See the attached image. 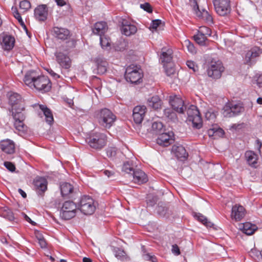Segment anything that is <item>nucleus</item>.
<instances>
[{
	"instance_id": "obj_52",
	"label": "nucleus",
	"mask_w": 262,
	"mask_h": 262,
	"mask_svg": "<svg viewBox=\"0 0 262 262\" xmlns=\"http://www.w3.org/2000/svg\"><path fill=\"white\" fill-rule=\"evenodd\" d=\"M117 149L115 147H109L107 149V156L109 157H115L116 155Z\"/></svg>"
},
{
	"instance_id": "obj_33",
	"label": "nucleus",
	"mask_w": 262,
	"mask_h": 262,
	"mask_svg": "<svg viewBox=\"0 0 262 262\" xmlns=\"http://www.w3.org/2000/svg\"><path fill=\"white\" fill-rule=\"evenodd\" d=\"M113 253L115 257L122 261L128 260L129 259L125 252L119 248L115 247L113 248Z\"/></svg>"
},
{
	"instance_id": "obj_12",
	"label": "nucleus",
	"mask_w": 262,
	"mask_h": 262,
	"mask_svg": "<svg viewBox=\"0 0 262 262\" xmlns=\"http://www.w3.org/2000/svg\"><path fill=\"white\" fill-rule=\"evenodd\" d=\"M169 103L172 108L179 113H184L186 106L184 105V101L178 96L171 97Z\"/></svg>"
},
{
	"instance_id": "obj_27",
	"label": "nucleus",
	"mask_w": 262,
	"mask_h": 262,
	"mask_svg": "<svg viewBox=\"0 0 262 262\" xmlns=\"http://www.w3.org/2000/svg\"><path fill=\"white\" fill-rule=\"evenodd\" d=\"M259 55V50L257 48H253L248 51L246 54L245 61L246 64H251L255 61V58Z\"/></svg>"
},
{
	"instance_id": "obj_60",
	"label": "nucleus",
	"mask_w": 262,
	"mask_h": 262,
	"mask_svg": "<svg viewBox=\"0 0 262 262\" xmlns=\"http://www.w3.org/2000/svg\"><path fill=\"white\" fill-rule=\"evenodd\" d=\"M47 71L54 78L57 79L59 78V75L55 73L52 69H49Z\"/></svg>"
},
{
	"instance_id": "obj_3",
	"label": "nucleus",
	"mask_w": 262,
	"mask_h": 262,
	"mask_svg": "<svg viewBox=\"0 0 262 262\" xmlns=\"http://www.w3.org/2000/svg\"><path fill=\"white\" fill-rule=\"evenodd\" d=\"M143 77L142 70L137 66L131 64L126 69L125 78L132 83H140Z\"/></svg>"
},
{
	"instance_id": "obj_25",
	"label": "nucleus",
	"mask_w": 262,
	"mask_h": 262,
	"mask_svg": "<svg viewBox=\"0 0 262 262\" xmlns=\"http://www.w3.org/2000/svg\"><path fill=\"white\" fill-rule=\"evenodd\" d=\"M53 35L59 39H67L70 36L69 31L65 28L54 27L52 29Z\"/></svg>"
},
{
	"instance_id": "obj_16",
	"label": "nucleus",
	"mask_w": 262,
	"mask_h": 262,
	"mask_svg": "<svg viewBox=\"0 0 262 262\" xmlns=\"http://www.w3.org/2000/svg\"><path fill=\"white\" fill-rule=\"evenodd\" d=\"M245 214L244 207L241 205L235 204L232 208L231 217L236 221H239L245 216Z\"/></svg>"
},
{
	"instance_id": "obj_4",
	"label": "nucleus",
	"mask_w": 262,
	"mask_h": 262,
	"mask_svg": "<svg viewBox=\"0 0 262 262\" xmlns=\"http://www.w3.org/2000/svg\"><path fill=\"white\" fill-rule=\"evenodd\" d=\"M77 211L76 204L73 201H68L63 203L60 210V217L65 220H68L74 217Z\"/></svg>"
},
{
	"instance_id": "obj_1",
	"label": "nucleus",
	"mask_w": 262,
	"mask_h": 262,
	"mask_svg": "<svg viewBox=\"0 0 262 262\" xmlns=\"http://www.w3.org/2000/svg\"><path fill=\"white\" fill-rule=\"evenodd\" d=\"M25 83L31 88H35L42 93L48 92L51 88V83L48 77L38 75L35 71H28L24 78Z\"/></svg>"
},
{
	"instance_id": "obj_37",
	"label": "nucleus",
	"mask_w": 262,
	"mask_h": 262,
	"mask_svg": "<svg viewBox=\"0 0 262 262\" xmlns=\"http://www.w3.org/2000/svg\"><path fill=\"white\" fill-rule=\"evenodd\" d=\"M135 165L132 161H128L125 162L122 166V171L131 176L134 171L135 170Z\"/></svg>"
},
{
	"instance_id": "obj_32",
	"label": "nucleus",
	"mask_w": 262,
	"mask_h": 262,
	"mask_svg": "<svg viewBox=\"0 0 262 262\" xmlns=\"http://www.w3.org/2000/svg\"><path fill=\"white\" fill-rule=\"evenodd\" d=\"M245 156L248 164L252 167H255L258 159L257 156L252 151H246Z\"/></svg>"
},
{
	"instance_id": "obj_46",
	"label": "nucleus",
	"mask_w": 262,
	"mask_h": 262,
	"mask_svg": "<svg viewBox=\"0 0 262 262\" xmlns=\"http://www.w3.org/2000/svg\"><path fill=\"white\" fill-rule=\"evenodd\" d=\"M200 33L204 35L207 38L211 35V30L205 26H201L198 30Z\"/></svg>"
},
{
	"instance_id": "obj_26",
	"label": "nucleus",
	"mask_w": 262,
	"mask_h": 262,
	"mask_svg": "<svg viewBox=\"0 0 262 262\" xmlns=\"http://www.w3.org/2000/svg\"><path fill=\"white\" fill-rule=\"evenodd\" d=\"M34 186L37 193L39 194L43 193L47 188V181L42 177L36 178L34 182Z\"/></svg>"
},
{
	"instance_id": "obj_57",
	"label": "nucleus",
	"mask_w": 262,
	"mask_h": 262,
	"mask_svg": "<svg viewBox=\"0 0 262 262\" xmlns=\"http://www.w3.org/2000/svg\"><path fill=\"white\" fill-rule=\"evenodd\" d=\"M160 24H161L160 20H159V19L154 20L152 21V23L150 26L149 29L150 30H151V29L156 30V29H157V28L160 25Z\"/></svg>"
},
{
	"instance_id": "obj_2",
	"label": "nucleus",
	"mask_w": 262,
	"mask_h": 262,
	"mask_svg": "<svg viewBox=\"0 0 262 262\" xmlns=\"http://www.w3.org/2000/svg\"><path fill=\"white\" fill-rule=\"evenodd\" d=\"M96 118L99 124L105 129L110 128L116 120V116L108 109L104 108L98 111Z\"/></svg>"
},
{
	"instance_id": "obj_29",
	"label": "nucleus",
	"mask_w": 262,
	"mask_h": 262,
	"mask_svg": "<svg viewBox=\"0 0 262 262\" xmlns=\"http://www.w3.org/2000/svg\"><path fill=\"white\" fill-rule=\"evenodd\" d=\"M172 150L178 159H185L188 156L186 149L182 145H173Z\"/></svg>"
},
{
	"instance_id": "obj_22",
	"label": "nucleus",
	"mask_w": 262,
	"mask_h": 262,
	"mask_svg": "<svg viewBox=\"0 0 262 262\" xmlns=\"http://www.w3.org/2000/svg\"><path fill=\"white\" fill-rule=\"evenodd\" d=\"M137 28L134 25L131 24L126 20H123L122 23L121 32L126 36H130L137 32Z\"/></svg>"
},
{
	"instance_id": "obj_45",
	"label": "nucleus",
	"mask_w": 262,
	"mask_h": 262,
	"mask_svg": "<svg viewBox=\"0 0 262 262\" xmlns=\"http://www.w3.org/2000/svg\"><path fill=\"white\" fill-rule=\"evenodd\" d=\"M207 37L204 35H202L198 31V33L194 36V39L195 41L199 45H205V41L207 40Z\"/></svg>"
},
{
	"instance_id": "obj_61",
	"label": "nucleus",
	"mask_w": 262,
	"mask_h": 262,
	"mask_svg": "<svg viewBox=\"0 0 262 262\" xmlns=\"http://www.w3.org/2000/svg\"><path fill=\"white\" fill-rule=\"evenodd\" d=\"M38 243L40 245V247L42 248H45L46 247L47 243L45 239L42 238V239H40L38 241H37Z\"/></svg>"
},
{
	"instance_id": "obj_53",
	"label": "nucleus",
	"mask_w": 262,
	"mask_h": 262,
	"mask_svg": "<svg viewBox=\"0 0 262 262\" xmlns=\"http://www.w3.org/2000/svg\"><path fill=\"white\" fill-rule=\"evenodd\" d=\"M165 71L166 75L168 76H170L175 73V70L172 67H168L167 66H164Z\"/></svg>"
},
{
	"instance_id": "obj_51",
	"label": "nucleus",
	"mask_w": 262,
	"mask_h": 262,
	"mask_svg": "<svg viewBox=\"0 0 262 262\" xmlns=\"http://www.w3.org/2000/svg\"><path fill=\"white\" fill-rule=\"evenodd\" d=\"M158 198L156 196H152L149 195L147 198V204L148 206H153L157 202Z\"/></svg>"
},
{
	"instance_id": "obj_23",
	"label": "nucleus",
	"mask_w": 262,
	"mask_h": 262,
	"mask_svg": "<svg viewBox=\"0 0 262 262\" xmlns=\"http://www.w3.org/2000/svg\"><path fill=\"white\" fill-rule=\"evenodd\" d=\"M1 44L3 49L7 51L12 50L14 46L15 38L9 35H4L1 36Z\"/></svg>"
},
{
	"instance_id": "obj_14",
	"label": "nucleus",
	"mask_w": 262,
	"mask_h": 262,
	"mask_svg": "<svg viewBox=\"0 0 262 262\" xmlns=\"http://www.w3.org/2000/svg\"><path fill=\"white\" fill-rule=\"evenodd\" d=\"M9 102L12 107V110L17 112L23 111L24 107L21 105V98L17 93H13L9 95Z\"/></svg>"
},
{
	"instance_id": "obj_10",
	"label": "nucleus",
	"mask_w": 262,
	"mask_h": 262,
	"mask_svg": "<svg viewBox=\"0 0 262 262\" xmlns=\"http://www.w3.org/2000/svg\"><path fill=\"white\" fill-rule=\"evenodd\" d=\"M190 3L191 6L193 7L194 13L198 17L203 19L208 24L213 23V18L207 10L204 9L200 10L196 0H190Z\"/></svg>"
},
{
	"instance_id": "obj_50",
	"label": "nucleus",
	"mask_w": 262,
	"mask_h": 262,
	"mask_svg": "<svg viewBox=\"0 0 262 262\" xmlns=\"http://www.w3.org/2000/svg\"><path fill=\"white\" fill-rule=\"evenodd\" d=\"M12 10L13 11V15H14V16L18 20V21H19V23H20L21 25H24V27L26 30V31L27 32V30L26 29V26H25V25L24 24V22H23V20L20 16V14L18 13L17 10L16 9V8H14L13 9L12 8Z\"/></svg>"
},
{
	"instance_id": "obj_21",
	"label": "nucleus",
	"mask_w": 262,
	"mask_h": 262,
	"mask_svg": "<svg viewBox=\"0 0 262 262\" xmlns=\"http://www.w3.org/2000/svg\"><path fill=\"white\" fill-rule=\"evenodd\" d=\"M173 51L172 49L168 47H163L161 49V53L160 60L163 66L170 63L172 59Z\"/></svg>"
},
{
	"instance_id": "obj_62",
	"label": "nucleus",
	"mask_w": 262,
	"mask_h": 262,
	"mask_svg": "<svg viewBox=\"0 0 262 262\" xmlns=\"http://www.w3.org/2000/svg\"><path fill=\"white\" fill-rule=\"evenodd\" d=\"M103 173L105 176H106L108 178H112L114 176V172L112 171H109L107 170H104Z\"/></svg>"
},
{
	"instance_id": "obj_9",
	"label": "nucleus",
	"mask_w": 262,
	"mask_h": 262,
	"mask_svg": "<svg viewBox=\"0 0 262 262\" xmlns=\"http://www.w3.org/2000/svg\"><path fill=\"white\" fill-rule=\"evenodd\" d=\"M216 12L221 16H225L231 11L230 0H213Z\"/></svg>"
},
{
	"instance_id": "obj_64",
	"label": "nucleus",
	"mask_w": 262,
	"mask_h": 262,
	"mask_svg": "<svg viewBox=\"0 0 262 262\" xmlns=\"http://www.w3.org/2000/svg\"><path fill=\"white\" fill-rule=\"evenodd\" d=\"M256 83L259 87H262V75L258 77L256 80Z\"/></svg>"
},
{
	"instance_id": "obj_56",
	"label": "nucleus",
	"mask_w": 262,
	"mask_h": 262,
	"mask_svg": "<svg viewBox=\"0 0 262 262\" xmlns=\"http://www.w3.org/2000/svg\"><path fill=\"white\" fill-rule=\"evenodd\" d=\"M140 7L147 11V12L151 13L152 12V8L150 5L148 3H144L140 5Z\"/></svg>"
},
{
	"instance_id": "obj_34",
	"label": "nucleus",
	"mask_w": 262,
	"mask_h": 262,
	"mask_svg": "<svg viewBox=\"0 0 262 262\" xmlns=\"http://www.w3.org/2000/svg\"><path fill=\"white\" fill-rule=\"evenodd\" d=\"M60 190L62 196H68L73 193L74 187L69 183H63L60 185Z\"/></svg>"
},
{
	"instance_id": "obj_7",
	"label": "nucleus",
	"mask_w": 262,
	"mask_h": 262,
	"mask_svg": "<svg viewBox=\"0 0 262 262\" xmlns=\"http://www.w3.org/2000/svg\"><path fill=\"white\" fill-rule=\"evenodd\" d=\"M224 71V67L220 60H211L207 69V74L213 79H219Z\"/></svg>"
},
{
	"instance_id": "obj_31",
	"label": "nucleus",
	"mask_w": 262,
	"mask_h": 262,
	"mask_svg": "<svg viewBox=\"0 0 262 262\" xmlns=\"http://www.w3.org/2000/svg\"><path fill=\"white\" fill-rule=\"evenodd\" d=\"M39 107L41 112L45 116L47 123L50 125L52 124L54 121V119L51 111L43 105H39Z\"/></svg>"
},
{
	"instance_id": "obj_55",
	"label": "nucleus",
	"mask_w": 262,
	"mask_h": 262,
	"mask_svg": "<svg viewBox=\"0 0 262 262\" xmlns=\"http://www.w3.org/2000/svg\"><path fill=\"white\" fill-rule=\"evenodd\" d=\"M4 165L7 169L11 172H13L15 170V165L10 162H5Z\"/></svg>"
},
{
	"instance_id": "obj_15",
	"label": "nucleus",
	"mask_w": 262,
	"mask_h": 262,
	"mask_svg": "<svg viewBox=\"0 0 262 262\" xmlns=\"http://www.w3.org/2000/svg\"><path fill=\"white\" fill-rule=\"evenodd\" d=\"M244 107L240 104H232L229 107L226 106L223 113L224 116L226 117H231L237 115L243 112Z\"/></svg>"
},
{
	"instance_id": "obj_42",
	"label": "nucleus",
	"mask_w": 262,
	"mask_h": 262,
	"mask_svg": "<svg viewBox=\"0 0 262 262\" xmlns=\"http://www.w3.org/2000/svg\"><path fill=\"white\" fill-rule=\"evenodd\" d=\"M151 130L155 134H161L163 130V125L161 122L155 121L152 123Z\"/></svg>"
},
{
	"instance_id": "obj_19",
	"label": "nucleus",
	"mask_w": 262,
	"mask_h": 262,
	"mask_svg": "<svg viewBox=\"0 0 262 262\" xmlns=\"http://www.w3.org/2000/svg\"><path fill=\"white\" fill-rule=\"evenodd\" d=\"M146 107L144 105L137 106L133 110V117L137 124H140L143 121L145 112Z\"/></svg>"
},
{
	"instance_id": "obj_11",
	"label": "nucleus",
	"mask_w": 262,
	"mask_h": 262,
	"mask_svg": "<svg viewBox=\"0 0 262 262\" xmlns=\"http://www.w3.org/2000/svg\"><path fill=\"white\" fill-rule=\"evenodd\" d=\"M12 115L14 119V125L15 129L19 133H25L27 131V126L25 125L24 120L25 117L24 114L21 112H17L15 113H12Z\"/></svg>"
},
{
	"instance_id": "obj_35",
	"label": "nucleus",
	"mask_w": 262,
	"mask_h": 262,
	"mask_svg": "<svg viewBox=\"0 0 262 262\" xmlns=\"http://www.w3.org/2000/svg\"><path fill=\"white\" fill-rule=\"evenodd\" d=\"M161 104V100L157 96H153L148 100V105L149 106L154 108L155 110H157L160 108Z\"/></svg>"
},
{
	"instance_id": "obj_36",
	"label": "nucleus",
	"mask_w": 262,
	"mask_h": 262,
	"mask_svg": "<svg viewBox=\"0 0 262 262\" xmlns=\"http://www.w3.org/2000/svg\"><path fill=\"white\" fill-rule=\"evenodd\" d=\"M256 230V227L255 225L250 223H246L243 224V232L247 235L252 234Z\"/></svg>"
},
{
	"instance_id": "obj_44",
	"label": "nucleus",
	"mask_w": 262,
	"mask_h": 262,
	"mask_svg": "<svg viewBox=\"0 0 262 262\" xmlns=\"http://www.w3.org/2000/svg\"><path fill=\"white\" fill-rule=\"evenodd\" d=\"M165 116L172 121H176L177 120L176 114L170 108H166L164 111Z\"/></svg>"
},
{
	"instance_id": "obj_38",
	"label": "nucleus",
	"mask_w": 262,
	"mask_h": 262,
	"mask_svg": "<svg viewBox=\"0 0 262 262\" xmlns=\"http://www.w3.org/2000/svg\"><path fill=\"white\" fill-rule=\"evenodd\" d=\"M217 115V112L212 108H208L205 112V117L206 120L213 123L215 121Z\"/></svg>"
},
{
	"instance_id": "obj_43",
	"label": "nucleus",
	"mask_w": 262,
	"mask_h": 262,
	"mask_svg": "<svg viewBox=\"0 0 262 262\" xmlns=\"http://www.w3.org/2000/svg\"><path fill=\"white\" fill-rule=\"evenodd\" d=\"M194 216L200 222H201L202 224H203L204 225H205L207 227H211L212 226V224L210 222L208 221L207 219L201 214V213H195L194 215Z\"/></svg>"
},
{
	"instance_id": "obj_48",
	"label": "nucleus",
	"mask_w": 262,
	"mask_h": 262,
	"mask_svg": "<svg viewBox=\"0 0 262 262\" xmlns=\"http://www.w3.org/2000/svg\"><path fill=\"white\" fill-rule=\"evenodd\" d=\"M185 46L187 47L188 51L192 54L196 53V49L193 44L188 40H185L184 42Z\"/></svg>"
},
{
	"instance_id": "obj_41",
	"label": "nucleus",
	"mask_w": 262,
	"mask_h": 262,
	"mask_svg": "<svg viewBox=\"0 0 262 262\" xmlns=\"http://www.w3.org/2000/svg\"><path fill=\"white\" fill-rule=\"evenodd\" d=\"M100 43L102 48L108 50L111 47L110 38L104 35L100 36Z\"/></svg>"
},
{
	"instance_id": "obj_6",
	"label": "nucleus",
	"mask_w": 262,
	"mask_h": 262,
	"mask_svg": "<svg viewBox=\"0 0 262 262\" xmlns=\"http://www.w3.org/2000/svg\"><path fill=\"white\" fill-rule=\"evenodd\" d=\"M187 121L191 122L193 127L199 129L202 127V119L196 106L191 105L186 110Z\"/></svg>"
},
{
	"instance_id": "obj_17",
	"label": "nucleus",
	"mask_w": 262,
	"mask_h": 262,
	"mask_svg": "<svg viewBox=\"0 0 262 262\" xmlns=\"http://www.w3.org/2000/svg\"><path fill=\"white\" fill-rule=\"evenodd\" d=\"M55 55L57 62L62 68L65 69L70 68L71 65V61L68 56L60 51H57L55 53Z\"/></svg>"
},
{
	"instance_id": "obj_24",
	"label": "nucleus",
	"mask_w": 262,
	"mask_h": 262,
	"mask_svg": "<svg viewBox=\"0 0 262 262\" xmlns=\"http://www.w3.org/2000/svg\"><path fill=\"white\" fill-rule=\"evenodd\" d=\"M34 16L39 21H45L48 16V9L46 5L38 6L34 10Z\"/></svg>"
},
{
	"instance_id": "obj_49",
	"label": "nucleus",
	"mask_w": 262,
	"mask_h": 262,
	"mask_svg": "<svg viewBox=\"0 0 262 262\" xmlns=\"http://www.w3.org/2000/svg\"><path fill=\"white\" fill-rule=\"evenodd\" d=\"M142 257L145 260H149L151 262H157V258L154 255H151L149 253H146L144 251H143Z\"/></svg>"
},
{
	"instance_id": "obj_47",
	"label": "nucleus",
	"mask_w": 262,
	"mask_h": 262,
	"mask_svg": "<svg viewBox=\"0 0 262 262\" xmlns=\"http://www.w3.org/2000/svg\"><path fill=\"white\" fill-rule=\"evenodd\" d=\"M19 8L23 12H25L31 8V4L30 2L27 0H24L20 2Z\"/></svg>"
},
{
	"instance_id": "obj_5",
	"label": "nucleus",
	"mask_w": 262,
	"mask_h": 262,
	"mask_svg": "<svg viewBox=\"0 0 262 262\" xmlns=\"http://www.w3.org/2000/svg\"><path fill=\"white\" fill-rule=\"evenodd\" d=\"M106 138L104 134L95 133L87 139V142L92 148L100 149L106 145Z\"/></svg>"
},
{
	"instance_id": "obj_18",
	"label": "nucleus",
	"mask_w": 262,
	"mask_h": 262,
	"mask_svg": "<svg viewBox=\"0 0 262 262\" xmlns=\"http://www.w3.org/2000/svg\"><path fill=\"white\" fill-rule=\"evenodd\" d=\"M173 134L172 132L160 134L157 139V143L161 146H167L173 142Z\"/></svg>"
},
{
	"instance_id": "obj_20",
	"label": "nucleus",
	"mask_w": 262,
	"mask_h": 262,
	"mask_svg": "<svg viewBox=\"0 0 262 262\" xmlns=\"http://www.w3.org/2000/svg\"><path fill=\"white\" fill-rule=\"evenodd\" d=\"M133 178L132 181L139 184L146 183L148 181L146 174L142 170L136 169L130 176Z\"/></svg>"
},
{
	"instance_id": "obj_63",
	"label": "nucleus",
	"mask_w": 262,
	"mask_h": 262,
	"mask_svg": "<svg viewBox=\"0 0 262 262\" xmlns=\"http://www.w3.org/2000/svg\"><path fill=\"white\" fill-rule=\"evenodd\" d=\"M23 215L24 216L25 219L30 223H31L32 225H35V223L33 221H32L31 219L25 213H23Z\"/></svg>"
},
{
	"instance_id": "obj_13",
	"label": "nucleus",
	"mask_w": 262,
	"mask_h": 262,
	"mask_svg": "<svg viewBox=\"0 0 262 262\" xmlns=\"http://www.w3.org/2000/svg\"><path fill=\"white\" fill-rule=\"evenodd\" d=\"M0 149L7 154L12 155L15 151V144L9 139L3 140L0 141Z\"/></svg>"
},
{
	"instance_id": "obj_30",
	"label": "nucleus",
	"mask_w": 262,
	"mask_h": 262,
	"mask_svg": "<svg viewBox=\"0 0 262 262\" xmlns=\"http://www.w3.org/2000/svg\"><path fill=\"white\" fill-rule=\"evenodd\" d=\"M95 62L97 67L98 73L101 74L105 73L107 70V62L101 57L96 58Z\"/></svg>"
},
{
	"instance_id": "obj_58",
	"label": "nucleus",
	"mask_w": 262,
	"mask_h": 262,
	"mask_svg": "<svg viewBox=\"0 0 262 262\" xmlns=\"http://www.w3.org/2000/svg\"><path fill=\"white\" fill-rule=\"evenodd\" d=\"M171 251L175 255H179L180 254V251L178 246L176 244L172 246Z\"/></svg>"
},
{
	"instance_id": "obj_59",
	"label": "nucleus",
	"mask_w": 262,
	"mask_h": 262,
	"mask_svg": "<svg viewBox=\"0 0 262 262\" xmlns=\"http://www.w3.org/2000/svg\"><path fill=\"white\" fill-rule=\"evenodd\" d=\"M187 67L191 69L193 72H195L197 69V67L195 65L194 63L191 61H187L186 62Z\"/></svg>"
},
{
	"instance_id": "obj_40",
	"label": "nucleus",
	"mask_w": 262,
	"mask_h": 262,
	"mask_svg": "<svg viewBox=\"0 0 262 262\" xmlns=\"http://www.w3.org/2000/svg\"><path fill=\"white\" fill-rule=\"evenodd\" d=\"M224 130L217 126H214L208 130L209 136L221 137L224 135Z\"/></svg>"
},
{
	"instance_id": "obj_28",
	"label": "nucleus",
	"mask_w": 262,
	"mask_h": 262,
	"mask_svg": "<svg viewBox=\"0 0 262 262\" xmlns=\"http://www.w3.org/2000/svg\"><path fill=\"white\" fill-rule=\"evenodd\" d=\"M107 26L105 22L99 21L96 23L93 28V33L94 34L102 36L106 32Z\"/></svg>"
},
{
	"instance_id": "obj_54",
	"label": "nucleus",
	"mask_w": 262,
	"mask_h": 262,
	"mask_svg": "<svg viewBox=\"0 0 262 262\" xmlns=\"http://www.w3.org/2000/svg\"><path fill=\"white\" fill-rule=\"evenodd\" d=\"M3 216H4V217L6 218V219L10 221H13L14 220V216L13 215V214L12 212H11L10 210L4 212L3 213Z\"/></svg>"
},
{
	"instance_id": "obj_39",
	"label": "nucleus",
	"mask_w": 262,
	"mask_h": 262,
	"mask_svg": "<svg viewBox=\"0 0 262 262\" xmlns=\"http://www.w3.org/2000/svg\"><path fill=\"white\" fill-rule=\"evenodd\" d=\"M156 213L160 216L165 217L168 214V208L163 203H159L156 209Z\"/></svg>"
},
{
	"instance_id": "obj_8",
	"label": "nucleus",
	"mask_w": 262,
	"mask_h": 262,
	"mask_svg": "<svg viewBox=\"0 0 262 262\" xmlns=\"http://www.w3.org/2000/svg\"><path fill=\"white\" fill-rule=\"evenodd\" d=\"M80 210L84 214L90 215L94 213L95 206L93 199L89 196H83L80 201Z\"/></svg>"
}]
</instances>
